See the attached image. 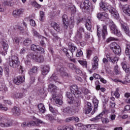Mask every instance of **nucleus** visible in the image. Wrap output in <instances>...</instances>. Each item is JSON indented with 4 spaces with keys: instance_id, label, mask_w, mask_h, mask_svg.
Segmentation results:
<instances>
[{
    "instance_id": "obj_1",
    "label": "nucleus",
    "mask_w": 130,
    "mask_h": 130,
    "mask_svg": "<svg viewBox=\"0 0 130 130\" xmlns=\"http://www.w3.org/2000/svg\"><path fill=\"white\" fill-rule=\"evenodd\" d=\"M100 7L103 11H105V12L109 11L111 16L116 19H117L119 17V14H118V12L116 11L115 8L109 5L108 3L102 2L100 3Z\"/></svg>"
},
{
    "instance_id": "obj_2",
    "label": "nucleus",
    "mask_w": 130,
    "mask_h": 130,
    "mask_svg": "<svg viewBox=\"0 0 130 130\" xmlns=\"http://www.w3.org/2000/svg\"><path fill=\"white\" fill-rule=\"evenodd\" d=\"M42 74L39 77L38 81L40 83H44L43 79H44V76H46L48 73H49L50 67L49 66H42L41 67Z\"/></svg>"
},
{
    "instance_id": "obj_3",
    "label": "nucleus",
    "mask_w": 130,
    "mask_h": 130,
    "mask_svg": "<svg viewBox=\"0 0 130 130\" xmlns=\"http://www.w3.org/2000/svg\"><path fill=\"white\" fill-rule=\"evenodd\" d=\"M8 63L11 68H17L19 63V58L16 55L11 56L8 59Z\"/></svg>"
},
{
    "instance_id": "obj_4",
    "label": "nucleus",
    "mask_w": 130,
    "mask_h": 130,
    "mask_svg": "<svg viewBox=\"0 0 130 130\" xmlns=\"http://www.w3.org/2000/svg\"><path fill=\"white\" fill-rule=\"evenodd\" d=\"M109 23L111 33L118 36V37H120L121 36V33L120 32V31L118 30L117 27H116L115 24L113 23V21H112V20H109Z\"/></svg>"
},
{
    "instance_id": "obj_5",
    "label": "nucleus",
    "mask_w": 130,
    "mask_h": 130,
    "mask_svg": "<svg viewBox=\"0 0 130 130\" xmlns=\"http://www.w3.org/2000/svg\"><path fill=\"white\" fill-rule=\"evenodd\" d=\"M27 58H30L31 59H34V60H36L38 62H43L44 61V58L43 56H38L37 54H34L32 53H29L27 56Z\"/></svg>"
},
{
    "instance_id": "obj_6",
    "label": "nucleus",
    "mask_w": 130,
    "mask_h": 130,
    "mask_svg": "<svg viewBox=\"0 0 130 130\" xmlns=\"http://www.w3.org/2000/svg\"><path fill=\"white\" fill-rule=\"evenodd\" d=\"M12 125H13L12 121L0 116V126H2V127H9L12 126Z\"/></svg>"
},
{
    "instance_id": "obj_7",
    "label": "nucleus",
    "mask_w": 130,
    "mask_h": 130,
    "mask_svg": "<svg viewBox=\"0 0 130 130\" xmlns=\"http://www.w3.org/2000/svg\"><path fill=\"white\" fill-rule=\"evenodd\" d=\"M70 90L71 91V93L73 94V95L75 96L76 98H79V97H81V95L82 92L79 91L78 89V86L76 85H73L70 87Z\"/></svg>"
},
{
    "instance_id": "obj_8",
    "label": "nucleus",
    "mask_w": 130,
    "mask_h": 130,
    "mask_svg": "<svg viewBox=\"0 0 130 130\" xmlns=\"http://www.w3.org/2000/svg\"><path fill=\"white\" fill-rule=\"evenodd\" d=\"M25 81V76H18L14 79L13 82L16 85H21Z\"/></svg>"
},
{
    "instance_id": "obj_9",
    "label": "nucleus",
    "mask_w": 130,
    "mask_h": 130,
    "mask_svg": "<svg viewBox=\"0 0 130 130\" xmlns=\"http://www.w3.org/2000/svg\"><path fill=\"white\" fill-rule=\"evenodd\" d=\"M69 47L71 52L70 53H67L66 56L68 57V58H72V57L74 56L73 53L75 52V51H77L78 49L73 45H70Z\"/></svg>"
},
{
    "instance_id": "obj_10",
    "label": "nucleus",
    "mask_w": 130,
    "mask_h": 130,
    "mask_svg": "<svg viewBox=\"0 0 130 130\" xmlns=\"http://www.w3.org/2000/svg\"><path fill=\"white\" fill-rule=\"evenodd\" d=\"M23 96L24 95L23 93L19 92V91H14L12 94H11V97L13 98L14 99H21L23 98Z\"/></svg>"
},
{
    "instance_id": "obj_11",
    "label": "nucleus",
    "mask_w": 130,
    "mask_h": 130,
    "mask_svg": "<svg viewBox=\"0 0 130 130\" xmlns=\"http://www.w3.org/2000/svg\"><path fill=\"white\" fill-rule=\"evenodd\" d=\"M85 30L84 28L80 27L77 30V33L75 35V38L77 39V40H80V39H82L83 38V34H82L83 32H84Z\"/></svg>"
},
{
    "instance_id": "obj_12",
    "label": "nucleus",
    "mask_w": 130,
    "mask_h": 130,
    "mask_svg": "<svg viewBox=\"0 0 130 130\" xmlns=\"http://www.w3.org/2000/svg\"><path fill=\"white\" fill-rule=\"evenodd\" d=\"M1 43V45H2V49L0 50V53L7 52L8 51V49H9V45L4 41H2Z\"/></svg>"
},
{
    "instance_id": "obj_13",
    "label": "nucleus",
    "mask_w": 130,
    "mask_h": 130,
    "mask_svg": "<svg viewBox=\"0 0 130 130\" xmlns=\"http://www.w3.org/2000/svg\"><path fill=\"white\" fill-rule=\"evenodd\" d=\"M99 61V58L95 56L93 57V62L92 63V69L95 71L96 69H98V62Z\"/></svg>"
},
{
    "instance_id": "obj_14",
    "label": "nucleus",
    "mask_w": 130,
    "mask_h": 130,
    "mask_svg": "<svg viewBox=\"0 0 130 130\" xmlns=\"http://www.w3.org/2000/svg\"><path fill=\"white\" fill-rule=\"evenodd\" d=\"M122 9L123 13L130 17V5H124L122 6Z\"/></svg>"
},
{
    "instance_id": "obj_15",
    "label": "nucleus",
    "mask_w": 130,
    "mask_h": 130,
    "mask_svg": "<svg viewBox=\"0 0 130 130\" xmlns=\"http://www.w3.org/2000/svg\"><path fill=\"white\" fill-rule=\"evenodd\" d=\"M81 9H83L85 11H88L90 8V5H89V1L85 0L84 2L80 5Z\"/></svg>"
},
{
    "instance_id": "obj_16",
    "label": "nucleus",
    "mask_w": 130,
    "mask_h": 130,
    "mask_svg": "<svg viewBox=\"0 0 130 130\" xmlns=\"http://www.w3.org/2000/svg\"><path fill=\"white\" fill-rule=\"evenodd\" d=\"M23 13H24V10L17 9L13 11L12 15L15 18H18V17H19L20 15H22Z\"/></svg>"
},
{
    "instance_id": "obj_17",
    "label": "nucleus",
    "mask_w": 130,
    "mask_h": 130,
    "mask_svg": "<svg viewBox=\"0 0 130 130\" xmlns=\"http://www.w3.org/2000/svg\"><path fill=\"white\" fill-rule=\"evenodd\" d=\"M31 50H33L34 51H36V50H38V51H40V53H44V49L43 48L39 47V46L32 45L31 46Z\"/></svg>"
},
{
    "instance_id": "obj_18",
    "label": "nucleus",
    "mask_w": 130,
    "mask_h": 130,
    "mask_svg": "<svg viewBox=\"0 0 130 130\" xmlns=\"http://www.w3.org/2000/svg\"><path fill=\"white\" fill-rule=\"evenodd\" d=\"M49 90L50 92H52V95H56L54 93H56V92H57V87L54 84H50L49 85Z\"/></svg>"
},
{
    "instance_id": "obj_19",
    "label": "nucleus",
    "mask_w": 130,
    "mask_h": 130,
    "mask_svg": "<svg viewBox=\"0 0 130 130\" xmlns=\"http://www.w3.org/2000/svg\"><path fill=\"white\" fill-rule=\"evenodd\" d=\"M62 21L65 28H68V25L69 24V18H68V15L64 14L62 16Z\"/></svg>"
},
{
    "instance_id": "obj_20",
    "label": "nucleus",
    "mask_w": 130,
    "mask_h": 130,
    "mask_svg": "<svg viewBox=\"0 0 130 130\" xmlns=\"http://www.w3.org/2000/svg\"><path fill=\"white\" fill-rule=\"evenodd\" d=\"M52 99L55 101L56 104H59V105H61V104H62V101L61 99H59L58 97L56 96V94H53Z\"/></svg>"
},
{
    "instance_id": "obj_21",
    "label": "nucleus",
    "mask_w": 130,
    "mask_h": 130,
    "mask_svg": "<svg viewBox=\"0 0 130 130\" xmlns=\"http://www.w3.org/2000/svg\"><path fill=\"white\" fill-rule=\"evenodd\" d=\"M103 114H104V112H102L99 115L96 116L95 117L90 119V121H93V122H97V121H98L99 119L102 118Z\"/></svg>"
},
{
    "instance_id": "obj_22",
    "label": "nucleus",
    "mask_w": 130,
    "mask_h": 130,
    "mask_svg": "<svg viewBox=\"0 0 130 130\" xmlns=\"http://www.w3.org/2000/svg\"><path fill=\"white\" fill-rule=\"evenodd\" d=\"M51 82H55V83H59V79L56 76L55 74H53L52 76L49 79Z\"/></svg>"
},
{
    "instance_id": "obj_23",
    "label": "nucleus",
    "mask_w": 130,
    "mask_h": 130,
    "mask_svg": "<svg viewBox=\"0 0 130 130\" xmlns=\"http://www.w3.org/2000/svg\"><path fill=\"white\" fill-rule=\"evenodd\" d=\"M102 35L103 39H105V36L108 35L107 33V26L106 25L103 26V29L102 30Z\"/></svg>"
},
{
    "instance_id": "obj_24",
    "label": "nucleus",
    "mask_w": 130,
    "mask_h": 130,
    "mask_svg": "<svg viewBox=\"0 0 130 130\" xmlns=\"http://www.w3.org/2000/svg\"><path fill=\"white\" fill-rule=\"evenodd\" d=\"M38 109L39 111V112L40 113H44L45 111H46V109H45V107H44V105L43 104H40L38 106Z\"/></svg>"
},
{
    "instance_id": "obj_25",
    "label": "nucleus",
    "mask_w": 130,
    "mask_h": 130,
    "mask_svg": "<svg viewBox=\"0 0 130 130\" xmlns=\"http://www.w3.org/2000/svg\"><path fill=\"white\" fill-rule=\"evenodd\" d=\"M120 23H121V27L122 28V30H123V31H125V33H126V34H127L128 35V33H129V31L128 30V27L125 26L124 22H122Z\"/></svg>"
},
{
    "instance_id": "obj_26",
    "label": "nucleus",
    "mask_w": 130,
    "mask_h": 130,
    "mask_svg": "<svg viewBox=\"0 0 130 130\" xmlns=\"http://www.w3.org/2000/svg\"><path fill=\"white\" fill-rule=\"evenodd\" d=\"M52 26L57 32H59L61 30V28H60L59 25L55 22L52 23Z\"/></svg>"
},
{
    "instance_id": "obj_27",
    "label": "nucleus",
    "mask_w": 130,
    "mask_h": 130,
    "mask_svg": "<svg viewBox=\"0 0 130 130\" xmlns=\"http://www.w3.org/2000/svg\"><path fill=\"white\" fill-rule=\"evenodd\" d=\"M125 53L126 55L128 56V57L130 60V43H128L126 44Z\"/></svg>"
},
{
    "instance_id": "obj_28",
    "label": "nucleus",
    "mask_w": 130,
    "mask_h": 130,
    "mask_svg": "<svg viewBox=\"0 0 130 130\" xmlns=\"http://www.w3.org/2000/svg\"><path fill=\"white\" fill-rule=\"evenodd\" d=\"M12 111L15 115H19L20 113H21L20 109L17 107H14V108L12 109Z\"/></svg>"
},
{
    "instance_id": "obj_29",
    "label": "nucleus",
    "mask_w": 130,
    "mask_h": 130,
    "mask_svg": "<svg viewBox=\"0 0 130 130\" xmlns=\"http://www.w3.org/2000/svg\"><path fill=\"white\" fill-rule=\"evenodd\" d=\"M122 68L125 73H127V74L129 73V68H127V66H126V63L125 62H122Z\"/></svg>"
},
{
    "instance_id": "obj_30",
    "label": "nucleus",
    "mask_w": 130,
    "mask_h": 130,
    "mask_svg": "<svg viewBox=\"0 0 130 130\" xmlns=\"http://www.w3.org/2000/svg\"><path fill=\"white\" fill-rule=\"evenodd\" d=\"M36 73H37V67H35L29 71L28 74L30 76V77H32V76L34 75V74H36Z\"/></svg>"
},
{
    "instance_id": "obj_31",
    "label": "nucleus",
    "mask_w": 130,
    "mask_h": 130,
    "mask_svg": "<svg viewBox=\"0 0 130 130\" xmlns=\"http://www.w3.org/2000/svg\"><path fill=\"white\" fill-rule=\"evenodd\" d=\"M85 27L88 31H90L91 30V28H92V25H91V21H90V19H87L86 20V23H85Z\"/></svg>"
},
{
    "instance_id": "obj_32",
    "label": "nucleus",
    "mask_w": 130,
    "mask_h": 130,
    "mask_svg": "<svg viewBox=\"0 0 130 130\" xmlns=\"http://www.w3.org/2000/svg\"><path fill=\"white\" fill-rule=\"evenodd\" d=\"M119 88H117L114 92L113 91L111 92V94H114L115 97L117 99L119 98V96H120V94H119Z\"/></svg>"
},
{
    "instance_id": "obj_33",
    "label": "nucleus",
    "mask_w": 130,
    "mask_h": 130,
    "mask_svg": "<svg viewBox=\"0 0 130 130\" xmlns=\"http://www.w3.org/2000/svg\"><path fill=\"white\" fill-rule=\"evenodd\" d=\"M113 52L115 54L119 55V54L121 53V48H120V47L119 46L118 47H117V48H116L115 49H114Z\"/></svg>"
},
{
    "instance_id": "obj_34",
    "label": "nucleus",
    "mask_w": 130,
    "mask_h": 130,
    "mask_svg": "<svg viewBox=\"0 0 130 130\" xmlns=\"http://www.w3.org/2000/svg\"><path fill=\"white\" fill-rule=\"evenodd\" d=\"M31 43H32V41L30 39H26L23 41V44L25 46H29Z\"/></svg>"
},
{
    "instance_id": "obj_35",
    "label": "nucleus",
    "mask_w": 130,
    "mask_h": 130,
    "mask_svg": "<svg viewBox=\"0 0 130 130\" xmlns=\"http://www.w3.org/2000/svg\"><path fill=\"white\" fill-rule=\"evenodd\" d=\"M38 124L36 123V121H30L27 123V126H35L36 125L37 126H38Z\"/></svg>"
},
{
    "instance_id": "obj_36",
    "label": "nucleus",
    "mask_w": 130,
    "mask_h": 130,
    "mask_svg": "<svg viewBox=\"0 0 130 130\" xmlns=\"http://www.w3.org/2000/svg\"><path fill=\"white\" fill-rule=\"evenodd\" d=\"M118 46H119L118 45H117V44H116V43L113 42V43H112L111 44H110V49H111L113 51L114 49H115L116 48L118 47Z\"/></svg>"
},
{
    "instance_id": "obj_37",
    "label": "nucleus",
    "mask_w": 130,
    "mask_h": 130,
    "mask_svg": "<svg viewBox=\"0 0 130 130\" xmlns=\"http://www.w3.org/2000/svg\"><path fill=\"white\" fill-rule=\"evenodd\" d=\"M63 111L64 113H67V114H71L72 113V110H71V108L70 107H66L63 109Z\"/></svg>"
},
{
    "instance_id": "obj_38",
    "label": "nucleus",
    "mask_w": 130,
    "mask_h": 130,
    "mask_svg": "<svg viewBox=\"0 0 130 130\" xmlns=\"http://www.w3.org/2000/svg\"><path fill=\"white\" fill-rule=\"evenodd\" d=\"M45 118L50 121H53V120H54V117L49 114H48L46 115Z\"/></svg>"
},
{
    "instance_id": "obj_39",
    "label": "nucleus",
    "mask_w": 130,
    "mask_h": 130,
    "mask_svg": "<svg viewBox=\"0 0 130 130\" xmlns=\"http://www.w3.org/2000/svg\"><path fill=\"white\" fill-rule=\"evenodd\" d=\"M122 84H126V83H130V74L125 76V81L122 82Z\"/></svg>"
},
{
    "instance_id": "obj_40",
    "label": "nucleus",
    "mask_w": 130,
    "mask_h": 130,
    "mask_svg": "<svg viewBox=\"0 0 130 130\" xmlns=\"http://www.w3.org/2000/svg\"><path fill=\"white\" fill-rule=\"evenodd\" d=\"M32 6H34V7H35V8H37V9H40L41 8V5L40 4H39L36 2V1H34L31 3Z\"/></svg>"
},
{
    "instance_id": "obj_41",
    "label": "nucleus",
    "mask_w": 130,
    "mask_h": 130,
    "mask_svg": "<svg viewBox=\"0 0 130 130\" xmlns=\"http://www.w3.org/2000/svg\"><path fill=\"white\" fill-rule=\"evenodd\" d=\"M75 126L78 127L79 129H84L85 128V125L83 123H78L76 124Z\"/></svg>"
},
{
    "instance_id": "obj_42",
    "label": "nucleus",
    "mask_w": 130,
    "mask_h": 130,
    "mask_svg": "<svg viewBox=\"0 0 130 130\" xmlns=\"http://www.w3.org/2000/svg\"><path fill=\"white\" fill-rule=\"evenodd\" d=\"M52 39L54 42H56L57 40H59V41H60V38L57 37V35H56V34H53Z\"/></svg>"
},
{
    "instance_id": "obj_43",
    "label": "nucleus",
    "mask_w": 130,
    "mask_h": 130,
    "mask_svg": "<svg viewBox=\"0 0 130 130\" xmlns=\"http://www.w3.org/2000/svg\"><path fill=\"white\" fill-rule=\"evenodd\" d=\"M58 71L60 72V73H61V75L62 76H65L66 75V72H64V69L63 68L61 67L60 68V66H58Z\"/></svg>"
},
{
    "instance_id": "obj_44",
    "label": "nucleus",
    "mask_w": 130,
    "mask_h": 130,
    "mask_svg": "<svg viewBox=\"0 0 130 130\" xmlns=\"http://www.w3.org/2000/svg\"><path fill=\"white\" fill-rule=\"evenodd\" d=\"M91 110H92V108H87V107H85L84 108V111L85 114H89V113L91 112Z\"/></svg>"
},
{
    "instance_id": "obj_45",
    "label": "nucleus",
    "mask_w": 130,
    "mask_h": 130,
    "mask_svg": "<svg viewBox=\"0 0 130 130\" xmlns=\"http://www.w3.org/2000/svg\"><path fill=\"white\" fill-rule=\"evenodd\" d=\"M67 95L69 100H71V101H73L74 100V96L71 92H67Z\"/></svg>"
},
{
    "instance_id": "obj_46",
    "label": "nucleus",
    "mask_w": 130,
    "mask_h": 130,
    "mask_svg": "<svg viewBox=\"0 0 130 130\" xmlns=\"http://www.w3.org/2000/svg\"><path fill=\"white\" fill-rule=\"evenodd\" d=\"M98 104H99L98 100H96V99L93 100L94 110H97V108H98Z\"/></svg>"
},
{
    "instance_id": "obj_47",
    "label": "nucleus",
    "mask_w": 130,
    "mask_h": 130,
    "mask_svg": "<svg viewBox=\"0 0 130 130\" xmlns=\"http://www.w3.org/2000/svg\"><path fill=\"white\" fill-rule=\"evenodd\" d=\"M78 62L81 64V66L84 67V68H87V61L79 60Z\"/></svg>"
},
{
    "instance_id": "obj_48",
    "label": "nucleus",
    "mask_w": 130,
    "mask_h": 130,
    "mask_svg": "<svg viewBox=\"0 0 130 130\" xmlns=\"http://www.w3.org/2000/svg\"><path fill=\"white\" fill-rule=\"evenodd\" d=\"M3 5L4 6H8V7H11L12 6V2L10 1H4Z\"/></svg>"
},
{
    "instance_id": "obj_49",
    "label": "nucleus",
    "mask_w": 130,
    "mask_h": 130,
    "mask_svg": "<svg viewBox=\"0 0 130 130\" xmlns=\"http://www.w3.org/2000/svg\"><path fill=\"white\" fill-rule=\"evenodd\" d=\"M96 17L98 19H101V20H103V13H99L96 15Z\"/></svg>"
},
{
    "instance_id": "obj_50",
    "label": "nucleus",
    "mask_w": 130,
    "mask_h": 130,
    "mask_svg": "<svg viewBox=\"0 0 130 130\" xmlns=\"http://www.w3.org/2000/svg\"><path fill=\"white\" fill-rule=\"evenodd\" d=\"M74 129V127L73 126H64V130H73Z\"/></svg>"
},
{
    "instance_id": "obj_51",
    "label": "nucleus",
    "mask_w": 130,
    "mask_h": 130,
    "mask_svg": "<svg viewBox=\"0 0 130 130\" xmlns=\"http://www.w3.org/2000/svg\"><path fill=\"white\" fill-rule=\"evenodd\" d=\"M40 21H43V18L44 17V13L43 11H40Z\"/></svg>"
},
{
    "instance_id": "obj_52",
    "label": "nucleus",
    "mask_w": 130,
    "mask_h": 130,
    "mask_svg": "<svg viewBox=\"0 0 130 130\" xmlns=\"http://www.w3.org/2000/svg\"><path fill=\"white\" fill-rule=\"evenodd\" d=\"M75 70H76L75 72H76V74H78V75H80V76H81V75L82 74V70H81L79 68H75Z\"/></svg>"
},
{
    "instance_id": "obj_53",
    "label": "nucleus",
    "mask_w": 130,
    "mask_h": 130,
    "mask_svg": "<svg viewBox=\"0 0 130 130\" xmlns=\"http://www.w3.org/2000/svg\"><path fill=\"white\" fill-rule=\"evenodd\" d=\"M103 20H106V19H109V17L108 16V14L106 12H103Z\"/></svg>"
},
{
    "instance_id": "obj_54",
    "label": "nucleus",
    "mask_w": 130,
    "mask_h": 130,
    "mask_svg": "<svg viewBox=\"0 0 130 130\" xmlns=\"http://www.w3.org/2000/svg\"><path fill=\"white\" fill-rule=\"evenodd\" d=\"M93 78L96 79V80H99L101 78V76L100 75H99V74H93Z\"/></svg>"
},
{
    "instance_id": "obj_55",
    "label": "nucleus",
    "mask_w": 130,
    "mask_h": 130,
    "mask_svg": "<svg viewBox=\"0 0 130 130\" xmlns=\"http://www.w3.org/2000/svg\"><path fill=\"white\" fill-rule=\"evenodd\" d=\"M115 40H116V39H115V38L110 37L106 40V42L108 43L109 42H111V41H114Z\"/></svg>"
},
{
    "instance_id": "obj_56",
    "label": "nucleus",
    "mask_w": 130,
    "mask_h": 130,
    "mask_svg": "<svg viewBox=\"0 0 130 130\" xmlns=\"http://www.w3.org/2000/svg\"><path fill=\"white\" fill-rule=\"evenodd\" d=\"M118 60V59L116 57H114L113 58L112 57L111 58V59H110L109 61H111V62H112L113 63H114L116 61H117Z\"/></svg>"
},
{
    "instance_id": "obj_57",
    "label": "nucleus",
    "mask_w": 130,
    "mask_h": 130,
    "mask_svg": "<svg viewBox=\"0 0 130 130\" xmlns=\"http://www.w3.org/2000/svg\"><path fill=\"white\" fill-rule=\"evenodd\" d=\"M37 93L38 95H43L44 94V90L43 88L39 89Z\"/></svg>"
},
{
    "instance_id": "obj_58",
    "label": "nucleus",
    "mask_w": 130,
    "mask_h": 130,
    "mask_svg": "<svg viewBox=\"0 0 130 130\" xmlns=\"http://www.w3.org/2000/svg\"><path fill=\"white\" fill-rule=\"evenodd\" d=\"M13 41L16 44H19V42H20V38L18 37H15Z\"/></svg>"
},
{
    "instance_id": "obj_59",
    "label": "nucleus",
    "mask_w": 130,
    "mask_h": 130,
    "mask_svg": "<svg viewBox=\"0 0 130 130\" xmlns=\"http://www.w3.org/2000/svg\"><path fill=\"white\" fill-rule=\"evenodd\" d=\"M68 67L71 70H75L76 69V67L75 66V64H74V63H69Z\"/></svg>"
},
{
    "instance_id": "obj_60",
    "label": "nucleus",
    "mask_w": 130,
    "mask_h": 130,
    "mask_svg": "<svg viewBox=\"0 0 130 130\" xmlns=\"http://www.w3.org/2000/svg\"><path fill=\"white\" fill-rule=\"evenodd\" d=\"M30 24L31 26H32L33 27H35V26H36V22H35V21L33 19L30 20Z\"/></svg>"
},
{
    "instance_id": "obj_61",
    "label": "nucleus",
    "mask_w": 130,
    "mask_h": 130,
    "mask_svg": "<svg viewBox=\"0 0 130 130\" xmlns=\"http://www.w3.org/2000/svg\"><path fill=\"white\" fill-rule=\"evenodd\" d=\"M102 121L103 123H108V122H109V120L108 118H103L102 119Z\"/></svg>"
},
{
    "instance_id": "obj_62",
    "label": "nucleus",
    "mask_w": 130,
    "mask_h": 130,
    "mask_svg": "<svg viewBox=\"0 0 130 130\" xmlns=\"http://www.w3.org/2000/svg\"><path fill=\"white\" fill-rule=\"evenodd\" d=\"M87 58H90V56H91V54H92V51L90 50H88L87 51Z\"/></svg>"
},
{
    "instance_id": "obj_63",
    "label": "nucleus",
    "mask_w": 130,
    "mask_h": 130,
    "mask_svg": "<svg viewBox=\"0 0 130 130\" xmlns=\"http://www.w3.org/2000/svg\"><path fill=\"white\" fill-rule=\"evenodd\" d=\"M49 107L50 111H51V112H52V113H54V112L55 111V109H54V108H53V107H52V106L50 105H49Z\"/></svg>"
},
{
    "instance_id": "obj_64",
    "label": "nucleus",
    "mask_w": 130,
    "mask_h": 130,
    "mask_svg": "<svg viewBox=\"0 0 130 130\" xmlns=\"http://www.w3.org/2000/svg\"><path fill=\"white\" fill-rule=\"evenodd\" d=\"M82 55H83V52L82 51H80L76 53V56L77 57H81V56H82Z\"/></svg>"
}]
</instances>
